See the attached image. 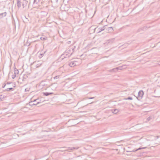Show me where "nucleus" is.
Instances as JSON below:
<instances>
[{"mask_svg":"<svg viewBox=\"0 0 160 160\" xmlns=\"http://www.w3.org/2000/svg\"><path fill=\"white\" fill-rule=\"evenodd\" d=\"M81 60L77 59L76 60L72 61L70 62L68 64L71 67H74L75 66L79 65L81 63Z\"/></svg>","mask_w":160,"mask_h":160,"instance_id":"obj_1","label":"nucleus"},{"mask_svg":"<svg viewBox=\"0 0 160 160\" xmlns=\"http://www.w3.org/2000/svg\"><path fill=\"white\" fill-rule=\"evenodd\" d=\"M73 49L70 48L68 49L66 51V52L64 54V55H66L67 56L66 57H69L73 53Z\"/></svg>","mask_w":160,"mask_h":160,"instance_id":"obj_2","label":"nucleus"},{"mask_svg":"<svg viewBox=\"0 0 160 160\" xmlns=\"http://www.w3.org/2000/svg\"><path fill=\"white\" fill-rule=\"evenodd\" d=\"M58 72H54L52 74V76L54 77L53 79H58L59 78V76L61 75L59 74L58 73H57Z\"/></svg>","mask_w":160,"mask_h":160,"instance_id":"obj_3","label":"nucleus"},{"mask_svg":"<svg viewBox=\"0 0 160 160\" xmlns=\"http://www.w3.org/2000/svg\"><path fill=\"white\" fill-rule=\"evenodd\" d=\"M33 102H36V103H32L33 102H29V104L30 105H37V104L40 103V101L39 99H37L33 101Z\"/></svg>","mask_w":160,"mask_h":160,"instance_id":"obj_4","label":"nucleus"},{"mask_svg":"<svg viewBox=\"0 0 160 160\" xmlns=\"http://www.w3.org/2000/svg\"><path fill=\"white\" fill-rule=\"evenodd\" d=\"M78 147H69L67 148L65 150L68 152H70L74 150H77L78 149Z\"/></svg>","mask_w":160,"mask_h":160,"instance_id":"obj_5","label":"nucleus"},{"mask_svg":"<svg viewBox=\"0 0 160 160\" xmlns=\"http://www.w3.org/2000/svg\"><path fill=\"white\" fill-rule=\"evenodd\" d=\"M143 95V92L142 91H140L139 92L138 94V98L139 99L142 98Z\"/></svg>","mask_w":160,"mask_h":160,"instance_id":"obj_6","label":"nucleus"},{"mask_svg":"<svg viewBox=\"0 0 160 160\" xmlns=\"http://www.w3.org/2000/svg\"><path fill=\"white\" fill-rule=\"evenodd\" d=\"M23 43L24 45L27 46H29L31 43L30 41H23Z\"/></svg>","mask_w":160,"mask_h":160,"instance_id":"obj_7","label":"nucleus"},{"mask_svg":"<svg viewBox=\"0 0 160 160\" xmlns=\"http://www.w3.org/2000/svg\"><path fill=\"white\" fill-rule=\"evenodd\" d=\"M58 70L60 72L59 73H58L59 74L61 75L64 72V70L63 67H60Z\"/></svg>","mask_w":160,"mask_h":160,"instance_id":"obj_8","label":"nucleus"},{"mask_svg":"<svg viewBox=\"0 0 160 160\" xmlns=\"http://www.w3.org/2000/svg\"><path fill=\"white\" fill-rule=\"evenodd\" d=\"M46 51H41L40 53V56L39 57L40 58H41L44 55V53L46 52Z\"/></svg>","mask_w":160,"mask_h":160,"instance_id":"obj_9","label":"nucleus"},{"mask_svg":"<svg viewBox=\"0 0 160 160\" xmlns=\"http://www.w3.org/2000/svg\"><path fill=\"white\" fill-rule=\"evenodd\" d=\"M122 69L121 67H117L116 68H113L111 70V71L116 72L118 70H121Z\"/></svg>","mask_w":160,"mask_h":160,"instance_id":"obj_10","label":"nucleus"},{"mask_svg":"<svg viewBox=\"0 0 160 160\" xmlns=\"http://www.w3.org/2000/svg\"><path fill=\"white\" fill-rule=\"evenodd\" d=\"M14 74H15V75L18 74V70L16 68H14Z\"/></svg>","mask_w":160,"mask_h":160,"instance_id":"obj_11","label":"nucleus"},{"mask_svg":"<svg viewBox=\"0 0 160 160\" xmlns=\"http://www.w3.org/2000/svg\"><path fill=\"white\" fill-rule=\"evenodd\" d=\"M21 2L19 0H18L17 2V5L18 7H20L21 6Z\"/></svg>","mask_w":160,"mask_h":160,"instance_id":"obj_12","label":"nucleus"},{"mask_svg":"<svg viewBox=\"0 0 160 160\" xmlns=\"http://www.w3.org/2000/svg\"><path fill=\"white\" fill-rule=\"evenodd\" d=\"M52 93H53L52 92L49 93V92H46L43 93L46 96H48L49 95L52 94Z\"/></svg>","mask_w":160,"mask_h":160,"instance_id":"obj_13","label":"nucleus"},{"mask_svg":"<svg viewBox=\"0 0 160 160\" xmlns=\"http://www.w3.org/2000/svg\"><path fill=\"white\" fill-rule=\"evenodd\" d=\"M39 62V63L37 64L36 65V68H38L39 67L42 65V62Z\"/></svg>","mask_w":160,"mask_h":160,"instance_id":"obj_14","label":"nucleus"},{"mask_svg":"<svg viewBox=\"0 0 160 160\" xmlns=\"http://www.w3.org/2000/svg\"><path fill=\"white\" fill-rule=\"evenodd\" d=\"M118 111H119L118 110L115 109H114L113 111H112V112L113 113L116 114L118 112Z\"/></svg>","mask_w":160,"mask_h":160,"instance_id":"obj_15","label":"nucleus"},{"mask_svg":"<svg viewBox=\"0 0 160 160\" xmlns=\"http://www.w3.org/2000/svg\"><path fill=\"white\" fill-rule=\"evenodd\" d=\"M146 148V147H143V148H138L137 149L135 150H133V152H135V151H137L138 150H141V149H145Z\"/></svg>","mask_w":160,"mask_h":160,"instance_id":"obj_16","label":"nucleus"},{"mask_svg":"<svg viewBox=\"0 0 160 160\" xmlns=\"http://www.w3.org/2000/svg\"><path fill=\"white\" fill-rule=\"evenodd\" d=\"M12 89H13V88H7V89H6V91H9L11 90H12Z\"/></svg>","mask_w":160,"mask_h":160,"instance_id":"obj_17","label":"nucleus"},{"mask_svg":"<svg viewBox=\"0 0 160 160\" xmlns=\"http://www.w3.org/2000/svg\"><path fill=\"white\" fill-rule=\"evenodd\" d=\"M124 99H125V100H132V97H128L127 98H125Z\"/></svg>","mask_w":160,"mask_h":160,"instance_id":"obj_18","label":"nucleus"},{"mask_svg":"<svg viewBox=\"0 0 160 160\" xmlns=\"http://www.w3.org/2000/svg\"><path fill=\"white\" fill-rule=\"evenodd\" d=\"M151 119V117H149L147 118V120L148 121H149Z\"/></svg>","mask_w":160,"mask_h":160,"instance_id":"obj_19","label":"nucleus"},{"mask_svg":"<svg viewBox=\"0 0 160 160\" xmlns=\"http://www.w3.org/2000/svg\"><path fill=\"white\" fill-rule=\"evenodd\" d=\"M16 75L15 74L14 75H12V78L13 79H14L15 78V77H16Z\"/></svg>","mask_w":160,"mask_h":160,"instance_id":"obj_20","label":"nucleus"},{"mask_svg":"<svg viewBox=\"0 0 160 160\" xmlns=\"http://www.w3.org/2000/svg\"><path fill=\"white\" fill-rule=\"evenodd\" d=\"M93 98H94V97H90V98H88V99H93Z\"/></svg>","mask_w":160,"mask_h":160,"instance_id":"obj_21","label":"nucleus"},{"mask_svg":"<svg viewBox=\"0 0 160 160\" xmlns=\"http://www.w3.org/2000/svg\"><path fill=\"white\" fill-rule=\"evenodd\" d=\"M54 85H55L56 86V85L54 84H52L51 85V87L52 88L53 87V86H54Z\"/></svg>","mask_w":160,"mask_h":160,"instance_id":"obj_22","label":"nucleus"},{"mask_svg":"<svg viewBox=\"0 0 160 160\" xmlns=\"http://www.w3.org/2000/svg\"><path fill=\"white\" fill-rule=\"evenodd\" d=\"M55 72H57V73H59V72H60L58 70H57V71H55Z\"/></svg>","mask_w":160,"mask_h":160,"instance_id":"obj_23","label":"nucleus"},{"mask_svg":"<svg viewBox=\"0 0 160 160\" xmlns=\"http://www.w3.org/2000/svg\"><path fill=\"white\" fill-rule=\"evenodd\" d=\"M6 85L5 84L4 86H3L2 87V88H4L5 86Z\"/></svg>","mask_w":160,"mask_h":160,"instance_id":"obj_24","label":"nucleus"},{"mask_svg":"<svg viewBox=\"0 0 160 160\" xmlns=\"http://www.w3.org/2000/svg\"><path fill=\"white\" fill-rule=\"evenodd\" d=\"M32 102H33L32 103H36L35 102H33V101Z\"/></svg>","mask_w":160,"mask_h":160,"instance_id":"obj_25","label":"nucleus"},{"mask_svg":"<svg viewBox=\"0 0 160 160\" xmlns=\"http://www.w3.org/2000/svg\"><path fill=\"white\" fill-rule=\"evenodd\" d=\"M10 84V83H8H8H7V84Z\"/></svg>","mask_w":160,"mask_h":160,"instance_id":"obj_26","label":"nucleus"},{"mask_svg":"<svg viewBox=\"0 0 160 160\" xmlns=\"http://www.w3.org/2000/svg\"><path fill=\"white\" fill-rule=\"evenodd\" d=\"M55 88H54V89H53V90H55Z\"/></svg>","mask_w":160,"mask_h":160,"instance_id":"obj_27","label":"nucleus"},{"mask_svg":"<svg viewBox=\"0 0 160 160\" xmlns=\"http://www.w3.org/2000/svg\"><path fill=\"white\" fill-rule=\"evenodd\" d=\"M69 42H70V41L68 42V43H69Z\"/></svg>","mask_w":160,"mask_h":160,"instance_id":"obj_28","label":"nucleus"},{"mask_svg":"<svg viewBox=\"0 0 160 160\" xmlns=\"http://www.w3.org/2000/svg\"><path fill=\"white\" fill-rule=\"evenodd\" d=\"M158 43H160V42H158Z\"/></svg>","mask_w":160,"mask_h":160,"instance_id":"obj_29","label":"nucleus"}]
</instances>
